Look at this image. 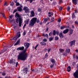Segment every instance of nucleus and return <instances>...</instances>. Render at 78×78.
Masks as SVG:
<instances>
[{
  "instance_id": "1",
  "label": "nucleus",
  "mask_w": 78,
  "mask_h": 78,
  "mask_svg": "<svg viewBox=\"0 0 78 78\" xmlns=\"http://www.w3.org/2000/svg\"><path fill=\"white\" fill-rule=\"evenodd\" d=\"M27 49H26V48L23 51V52H21L19 54L18 56V59L25 61L27 59V54L25 53Z\"/></svg>"
},
{
  "instance_id": "2",
  "label": "nucleus",
  "mask_w": 78,
  "mask_h": 78,
  "mask_svg": "<svg viewBox=\"0 0 78 78\" xmlns=\"http://www.w3.org/2000/svg\"><path fill=\"white\" fill-rule=\"evenodd\" d=\"M15 16L16 17H18V18L19 20V27H21L22 23V20H23V19L22 17V16L18 14L17 13H16Z\"/></svg>"
},
{
  "instance_id": "3",
  "label": "nucleus",
  "mask_w": 78,
  "mask_h": 78,
  "mask_svg": "<svg viewBox=\"0 0 78 78\" xmlns=\"http://www.w3.org/2000/svg\"><path fill=\"white\" fill-rule=\"evenodd\" d=\"M37 19L36 18H34L32 19L29 23L30 27H33L34 23H36Z\"/></svg>"
},
{
  "instance_id": "4",
  "label": "nucleus",
  "mask_w": 78,
  "mask_h": 78,
  "mask_svg": "<svg viewBox=\"0 0 78 78\" xmlns=\"http://www.w3.org/2000/svg\"><path fill=\"white\" fill-rule=\"evenodd\" d=\"M20 36V33L18 32L17 33V34H16V36L15 37H14L13 39H11V40L13 42L14 41L13 40H14V42H16V41H17V39L18 38V37H19Z\"/></svg>"
},
{
  "instance_id": "5",
  "label": "nucleus",
  "mask_w": 78,
  "mask_h": 78,
  "mask_svg": "<svg viewBox=\"0 0 78 78\" xmlns=\"http://www.w3.org/2000/svg\"><path fill=\"white\" fill-rule=\"evenodd\" d=\"M51 62L52 63L51 65L50 66V67L52 68L53 67H54V65L55 64V59L52 58L51 60Z\"/></svg>"
},
{
  "instance_id": "6",
  "label": "nucleus",
  "mask_w": 78,
  "mask_h": 78,
  "mask_svg": "<svg viewBox=\"0 0 78 78\" xmlns=\"http://www.w3.org/2000/svg\"><path fill=\"white\" fill-rule=\"evenodd\" d=\"M70 49H66V52L63 53V55L64 56H67V54H68L70 52Z\"/></svg>"
},
{
  "instance_id": "7",
  "label": "nucleus",
  "mask_w": 78,
  "mask_h": 78,
  "mask_svg": "<svg viewBox=\"0 0 78 78\" xmlns=\"http://www.w3.org/2000/svg\"><path fill=\"white\" fill-rule=\"evenodd\" d=\"M76 41H75V40H74L69 42V43L70 47H72L73 44H74L75 43Z\"/></svg>"
},
{
  "instance_id": "8",
  "label": "nucleus",
  "mask_w": 78,
  "mask_h": 78,
  "mask_svg": "<svg viewBox=\"0 0 78 78\" xmlns=\"http://www.w3.org/2000/svg\"><path fill=\"white\" fill-rule=\"evenodd\" d=\"M23 11H25L26 12H28V11H29L28 8V7H25L23 8Z\"/></svg>"
},
{
  "instance_id": "9",
  "label": "nucleus",
  "mask_w": 78,
  "mask_h": 78,
  "mask_svg": "<svg viewBox=\"0 0 78 78\" xmlns=\"http://www.w3.org/2000/svg\"><path fill=\"white\" fill-rule=\"evenodd\" d=\"M9 63L11 64H15L16 63V62H15V60L13 59L10 60Z\"/></svg>"
},
{
  "instance_id": "10",
  "label": "nucleus",
  "mask_w": 78,
  "mask_h": 78,
  "mask_svg": "<svg viewBox=\"0 0 78 78\" xmlns=\"http://www.w3.org/2000/svg\"><path fill=\"white\" fill-rule=\"evenodd\" d=\"M29 45H30V44H29V43H27L26 44H24L25 47H26V50H27V48L29 47Z\"/></svg>"
},
{
  "instance_id": "11",
  "label": "nucleus",
  "mask_w": 78,
  "mask_h": 78,
  "mask_svg": "<svg viewBox=\"0 0 78 78\" xmlns=\"http://www.w3.org/2000/svg\"><path fill=\"white\" fill-rule=\"evenodd\" d=\"M23 49H24V47H22L18 48L16 49V50H23Z\"/></svg>"
},
{
  "instance_id": "12",
  "label": "nucleus",
  "mask_w": 78,
  "mask_h": 78,
  "mask_svg": "<svg viewBox=\"0 0 78 78\" xmlns=\"http://www.w3.org/2000/svg\"><path fill=\"white\" fill-rule=\"evenodd\" d=\"M69 31V30L68 29H66L63 31V33H64V34H66V33H67Z\"/></svg>"
},
{
  "instance_id": "13",
  "label": "nucleus",
  "mask_w": 78,
  "mask_h": 78,
  "mask_svg": "<svg viewBox=\"0 0 78 78\" xmlns=\"http://www.w3.org/2000/svg\"><path fill=\"white\" fill-rule=\"evenodd\" d=\"M67 70L68 72H70L71 70V67L70 66H68L67 67Z\"/></svg>"
},
{
  "instance_id": "14",
  "label": "nucleus",
  "mask_w": 78,
  "mask_h": 78,
  "mask_svg": "<svg viewBox=\"0 0 78 78\" xmlns=\"http://www.w3.org/2000/svg\"><path fill=\"white\" fill-rule=\"evenodd\" d=\"M20 39H19L14 44V45H18V44H19L20 42Z\"/></svg>"
},
{
  "instance_id": "15",
  "label": "nucleus",
  "mask_w": 78,
  "mask_h": 78,
  "mask_svg": "<svg viewBox=\"0 0 78 78\" xmlns=\"http://www.w3.org/2000/svg\"><path fill=\"white\" fill-rule=\"evenodd\" d=\"M73 74H74L75 75H76L78 77V69H77L75 72L73 73Z\"/></svg>"
},
{
  "instance_id": "16",
  "label": "nucleus",
  "mask_w": 78,
  "mask_h": 78,
  "mask_svg": "<svg viewBox=\"0 0 78 78\" xmlns=\"http://www.w3.org/2000/svg\"><path fill=\"white\" fill-rule=\"evenodd\" d=\"M59 36L61 38H63L64 37V36L62 35V33H60L59 34Z\"/></svg>"
},
{
  "instance_id": "17",
  "label": "nucleus",
  "mask_w": 78,
  "mask_h": 78,
  "mask_svg": "<svg viewBox=\"0 0 78 78\" xmlns=\"http://www.w3.org/2000/svg\"><path fill=\"white\" fill-rule=\"evenodd\" d=\"M17 9H18V11H22V8H21L20 7H18L17 8Z\"/></svg>"
},
{
  "instance_id": "18",
  "label": "nucleus",
  "mask_w": 78,
  "mask_h": 78,
  "mask_svg": "<svg viewBox=\"0 0 78 78\" xmlns=\"http://www.w3.org/2000/svg\"><path fill=\"white\" fill-rule=\"evenodd\" d=\"M43 36H44V37H46L47 38H48V34H43L42 35Z\"/></svg>"
},
{
  "instance_id": "19",
  "label": "nucleus",
  "mask_w": 78,
  "mask_h": 78,
  "mask_svg": "<svg viewBox=\"0 0 78 78\" xmlns=\"http://www.w3.org/2000/svg\"><path fill=\"white\" fill-rule=\"evenodd\" d=\"M29 21H30V19H27L25 21L26 24H28Z\"/></svg>"
},
{
  "instance_id": "20",
  "label": "nucleus",
  "mask_w": 78,
  "mask_h": 78,
  "mask_svg": "<svg viewBox=\"0 0 78 78\" xmlns=\"http://www.w3.org/2000/svg\"><path fill=\"white\" fill-rule=\"evenodd\" d=\"M31 15H32V17H34V12L33 11H31Z\"/></svg>"
},
{
  "instance_id": "21",
  "label": "nucleus",
  "mask_w": 78,
  "mask_h": 78,
  "mask_svg": "<svg viewBox=\"0 0 78 78\" xmlns=\"http://www.w3.org/2000/svg\"><path fill=\"white\" fill-rule=\"evenodd\" d=\"M72 1L75 5H76L77 4V0H72Z\"/></svg>"
},
{
  "instance_id": "22",
  "label": "nucleus",
  "mask_w": 78,
  "mask_h": 78,
  "mask_svg": "<svg viewBox=\"0 0 78 78\" xmlns=\"http://www.w3.org/2000/svg\"><path fill=\"white\" fill-rule=\"evenodd\" d=\"M40 44H41V45H46V44L43 42H41Z\"/></svg>"
},
{
  "instance_id": "23",
  "label": "nucleus",
  "mask_w": 78,
  "mask_h": 78,
  "mask_svg": "<svg viewBox=\"0 0 78 78\" xmlns=\"http://www.w3.org/2000/svg\"><path fill=\"white\" fill-rule=\"evenodd\" d=\"M48 20L47 18H46V19H44V22H43L44 23H46V22Z\"/></svg>"
},
{
  "instance_id": "24",
  "label": "nucleus",
  "mask_w": 78,
  "mask_h": 78,
  "mask_svg": "<svg viewBox=\"0 0 78 78\" xmlns=\"http://www.w3.org/2000/svg\"><path fill=\"white\" fill-rule=\"evenodd\" d=\"M24 71H25V72H27L28 71V69L27 68H24L23 69Z\"/></svg>"
},
{
  "instance_id": "25",
  "label": "nucleus",
  "mask_w": 78,
  "mask_h": 78,
  "mask_svg": "<svg viewBox=\"0 0 78 78\" xmlns=\"http://www.w3.org/2000/svg\"><path fill=\"white\" fill-rule=\"evenodd\" d=\"M69 31L70 34H72L73 33V30L71 29Z\"/></svg>"
},
{
  "instance_id": "26",
  "label": "nucleus",
  "mask_w": 78,
  "mask_h": 78,
  "mask_svg": "<svg viewBox=\"0 0 78 78\" xmlns=\"http://www.w3.org/2000/svg\"><path fill=\"white\" fill-rule=\"evenodd\" d=\"M60 51L61 52H62L64 51V49H60Z\"/></svg>"
},
{
  "instance_id": "27",
  "label": "nucleus",
  "mask_w": 78,
  "mask_h": 78,
  "mask_svg": "<svg viewBox=\"0 0 78 78\" xmlns=\"http://www.w3.org/2000/svg\"><path fill=\"white\" fill-rule=\"evenodd\" d=\"M53 39V37H51L49 38V41H51Z\"/></svg>"
},
{
  "instance_id": "28",
  "label": "nucleus",
  "mask_w": 78,
  "mask_h": 78,
  "mask_svg": "<svg viewBox=\"0 0 78 78\" xmlns=\"http://www.w3.org/2000/svg\"><path fill=\"white\" fill-rule=\"evenodd\" d=\"M75 17V15H74V13H73V14L72 15V19H74V18Z\"/></svg>"
},
{
  "instance_id": "29",
  "label": "nucleus",
  "mask_w": 78,
  "mask_h": 78,
  "mask_svg": "<svg viewBox=\"0 0 78 78\" xmlns=\"http://www.w3.org/2000/svg\"><path fill=\"white\" fill-rule=\"evenodd\" d=\"M53 35H56V32L55 31V30H53Z\"/></svg>"
},
{
  "instance_id": "30",
  "label": "nucleus",
  "mask_w": 78,
  "mask_h": 78,
  "mask_svg": "<svg viewBox=\"0 0 78 78\" xmlns=\"http://www.w3.org/2000/svg\"><path fill=\"white\" fill-rule=\"evenodd\" d=\"M73 76L74 77H75V78H78V76L76 75H75V74H73Z\"/></svg>"
},
{
  "instance_id": "31",
  "label": "nucleus",
  "mask_w": 78,
  "mask_h": 78,
  "mask_svg": "<svg viewBox=\"0 0 78 78\" xmlns=\"http://www.w3.org/2000/svg\"><path fill=\"white\" fill-rule=\"evenodd\" d=\"M40 70H41V68L38 69L37 71V72L39 73V72H40Z\"/></svg>"
},
{
  "instance_id": "32",
  "label": "nucleus",
  "mask_w": 78,
  "mask_h": 78,
  "mask_svg": "<svg viewBox=\"0 0 78 78\" xmlns=\"http://www.w3.org/2000/svg\"><path fill=\"white\" fill-rule=\"evenodd\" d=\"M59 39V38H58V37L57 36H56L55 37V40H58V39Z\"/></svg>"
},
{
  "instance_id": "33",
  "label": "nucleus",
  "mask_w": 78,
  "mask_h": 78,
  "mask_svg": "<svg viewBox=\"0 0 78 78\" xmlns=\"http://www.w3.org/2000/svg\"><path fill=\"white\" fill-rule=\"evenodd\" d=\"M70 6H68L67 8V10L68 11H69L70 10Z\"/></svg>"
},
{
  "instance_id": "34",
  "label": "nucleus",
  "mask_w": 78,
  "mask_h": 78,
  "mask_svg": "<svg viewBox=\"0 0 78 78\" xmlns=\"http://www.w3.org/2000/svg\"><path fill=\"white\" fill-rule=\"evenodd\" d=\"M13 26V27H17V24L16 23H14Z\"/></svg>"
},
{
  "instance_id": "35",
  "label": "nucleus",
  "mask_w": 78,
  "mask_h": 78,
  "mask_svg": "<svg viewBox=\"0 0 78 78\" xmlns=\"http://www.w3.org/2000/svg\"><path fill=\"white\" fill-rule=\"evenodd\" d=\"M59 10H60V11H61L62 9V7H59Z\"/></svg>"
},
{
  "instance_id": "36",
  "label": "nucleus",
  "mask_w": 78,
  "mask_h": 78,
  "mask_svg": "<svg viewBox=\"0 0 78 78\" xmlns=\"http://www.w3.org/2000/svg\"><path fill=\"white\" fill-rule=\"evenodd\" d=\"M64 26H61L60 27V29L61 30H63V29H64Z\"/></svg>"
},
{
  "instance_id": "37",
  "label": "nucleus",
  "mask_w": 78,
  "mask_h": 78,
  "mask_svg": "<svg viewBox=\"0 0 78 78\" xmlns=\"http://www.w3.org/2000/svg\"><path fill=\"white\" fill-rule=\"evenodd\" d=\"M1 14L2 16L3 17H4V18H5V19H6V17H5V14H4L2 13H1Z\"/></svg>"
},
{
  "instance_id": "38",
  "label": "nucleus",
  "mask_w": 78,
  "mask_h": 78,
  "mask_svg": "<svg viewBox=\"0 0 78 78\" xmlns=\"http://www.w3.org/2000/svg\"><path fill=\"white\" fill-rule=\"evenodd\" d=\"M48 54L46 53L45 55V58H47L48 57Z\"/></svg>"
},
{
  "instance_id": "39",
  "label": "nucleus",
  "mask_w": 78,
  "mask_h": 78,
  "mask_svg": "<svg viewBox=\"0 0 78 78\" xmlns=\"http://www.w3.org/2000/svg\"><path fill=\"white\" fill-rule=\"evenodd\" d=\"M51 22H53V21L54 19H55V18H54V17H52L51 18Z\"/></svg>"
},
{
  "instance_id": "40",
  "label": "nucleus",
  "mask_w": 78,
  "mask_h": 78,
  "mask_svg": "<svg viewBox=\"0 0 78 78\" xmlns=\"http://www.w3.org/2000/svg\"><path fill=\"white\" fill-rule=\"evenodd\" d=\"M16 23H19V20H18V18H17L16 20Z\"/></svg>"
},
{
  "instance_id": "41",
  "label": "nucleus",
  "mask_w": 78,
  "mask_h": 78,
  "mask_svg": "<svg viewBox=\"0 0 78 78\" xmlns=\"http://www.w3.org/2000/svg\"><path fill=\"white\" fill-rule=\"evenodd\" d=\"M5 51H6V50H2L1 51V53H3V52H5Z\"/></svg>"
},
{
  "instance_id": "42",
  "label": "nucleus",
  "mask_w": 78,
  "mask_h": 78,
  "mask_svg": "<svg viewBox=\"0 0 78 78\" xmlns=\"http://www.w3.org/2000/svg\"><path fill=\"white\" fill-rule=\"evenodd\" d=\"M48 16L49 17H50V16H51V14H51V12H49L48 13Z\"/></svg>"
},
{
  "instance_id": "43",
  "label": "nucleus",
  "mask_w": 78,
  "mask_h": 78,
  "mask_svg": "<svg viewBox=\"0 0 78 78\" xmlns=\"http://www.w3.org/2000/svg\"><path fill=\"white\" fill-rule=\"evenodd\" d=\"M27 1H28V0H29V2H30V3H31V2H33V0H27Z\"/></svg>"
},
{
  "instance_id": "44",
  "label": "nucleus",
  "mask_w": 78,
  "mask_h": 78,
  "mask_svg": "<svg viewBox=\"0 0 78 78\" xmlns=\"http://www.w3.org/2000/svg\"><path fill=\"white\" fill-rule=\"evenodd\" d=\"M61 19H59L58 20V22H61Z\"/></svg>"
},
{
  "instance_id": "45",
  "label": "nucleus",
  "mask_w": 78,
  "mask_h": 78,
  "mask_svg": "<svg viewBox=\"0 0 78 78\" xmlns=\"http://www.w3.org/2000/svg\"><path fill=\"white\" fill-rule=\"evenodd\" d=\"M20 4H19V3H18V2H17L16 3V6H19V5Z\"/></svg>"
},
{
  "instance_id": "46",
  "label": "nucleus",
  "mask_w": 78,
  "mask_h": 78,
  "mask_svg": "<svg viewBox=\"0 0 78 78\" xmlns=\"http://www.w3.org/2000/svg\"><path fill=\"white\" fill-rule=\"evenodd\" d=\"M14 2H12V3L11 4V5L12 6H13V5H14Z\"/></svg>"
},
{
  "instance_id": "47",
  "label": "nucleus",
  "mask_w": 78,
  "mask_h": 78,
  "mask_svg": "<svg viewBox=\"0 0 78 78\" xmlns=\"http://www.w3.org/2000/svg\"><path fill=\"white\" fill-rule=\"evenodd\" d=\"M48 28L47 27L46 28V30H45V32H47L48 31Z\"/></svg>"
},
{
  "instance_id": "48",
  "label": "nucleus",
  "mask_w": 78,
  "mask_h": 78,
  "mask_svg": "<svg viewBox=\"0 0 78 78\" xmlns=\"http://www.w3.org/2000/svg\"><path fill=\"white\" fill-rule=\"evenodd\" d=\"M75 23L78 25V22L77 21H75Z\"/></svg>"
},
{
  "instance_id": "49",
  "label": "nucleus",
  "mask_w": 78,
  "mask_h": 78,
  "mask_svg": "<svg viewBox=\"0 0 78 78\" xmlns=\"http://www.w3.org/2000/svg\"><path fill=\"white\" fill-rule=\"evenodd\" d=\"M2 75H3V76H5V73H2Z\"/></svg>"
},
{
  "instance_id": "50",
  "label": "nucleus",
  "mask_w": 78,
  "mask_h": 78,
  "mask_svg": "<svg viewBox=\"0 0 78 78\" xmlns=\"http://www.w3.org/2000/svg\"><path fill=\"white\" fill-rule=\"evenodd\" d=\"M38 45L37 44L35 48V49L36 50V48H37V47H38Z\"/></svg>"
},
{
  "instance_id": "51",
  "label": "nucleus",
  "mask_w": 78,
  "mask_h": 78,
  "mask_svg": "<svg viewBox=\"0 0 78 78\" xmlns=\"http://www.w3.org/2000/svg\"><path fill=\"white\" fill-rule=\"evenodd\" d=\"M17 11V9L14 10L13 11V13H14V12H16V11Z\"/></svg>"
},
{
  "instance_id": "52",
  "label": "nucleus",
  "mask_w": 78,
  "mask_h": 78,
  "mask_svg": "<svg viewBox=\"0 0 78 78\" xmlns=\"http://www.w3.org/2000/svg\"><path fill=\"white\" fill-rule=\"evenodd\" d=\"M41 11V9H38V12H40V11Z\"/></svg>"
},
{
  "instance_id": "53",
  "label": "nucleus",
  "mask_w": 78,
  "mask_h": 78,
  "mask_svg": "<svg viewBox=\"0 0 78 78\" xmlns=\"http://www.w3.org/2000/svg\"><path fill=\"white\" fill-rule=\"evenodd\" d=\"M43 41H44V42H47V39H44L43 40Z\"/></svg>"
},
{
  "instance_id": "54",
  "label": "nucleus",
  "mask_w": 78,
  "mask_h": 78,
  "mask_svg": "<svg viewBox=\"0 0 78 78\" xmlns=\"http://www.w3.org/2000/svg\"><path fill=\"white\" fill-rule=\"evenodd\" d=\"M16 27H17V26H13V28L14 30H15L16 29Z\"/></svg>"
},
{
  "instance_id": "55",
  "label": "nucleus",
  "mask_w": 78,
  "mask_h": 78,
  "mask_svg": "<svg viewBox=\"0 0 78 78\" xmlns=\"http://www.w3.org/2000/svg\"><path fill=\"white\" fill-rule=\"evenodd\" d=\"M51 32H50L49 33V36H51Z\"/></svg>"
},
{
  "instance_id": "56",
  "label": "nucleus",
  "mask_w": 78,
  "mask_h": 78,
  "mask_svg": "<svg viewBox=\"0 0 78 78\" xmlns=\"http://www.w3.org/2000/svg\"><path fill=\"white\" fill-rule=\"evenodd\" d=\"M17 65H18V62H17L16 63V67H17Z\"/></svg>"
},
{
  "instance_id": "57",
  "label": "nucleus",
  "mask_w": 78,
  "mask_h": 78,
  "mask_svg": "<svg viewBox=\"0 0 78 78\" xmlns=\"http://www.w3.org/2000/svg\"><path fill=\"white\" fill-rule=\"evenodd\" d=\"M51 50V49H48V52H50V51Z\"/></svg>"
},
{
  "instance_id": "58",
  "label": "nucleus",
  "mask_w": 78,
  "mask_h": 78,
  "mask_svg": "<svg viewBox=\"0 0 78 78\" xmlns=\"http://www.w3.org/2000/svg\"><path fill=\"white\" fill-rule=\"evenodd\" d=\"M9 21L10 22H12V20H11L10 19H9Z\"/></svg>"
},
{
  "instance_id": "59",
  "label": "nucleus",
  "mask_w": 78,
  "mask_h": 78,
  "mask_svg": "<svg viewBox=\"0 0 78 78\" xmlns=\"http://www.w3.org/2000/svg\"><path fill=\"white\" fill-rule=\"evenodd\" d=\"M5 78H11L10 77H8V76H5Z\"/></svg>"
},
{
  "instance_id": "60",
  "label": "nucleus",
  "mask_w": 78,
  "mask_h": 78,
  "mask_svg": "<svg viewBox=\"0 0 78 78\" xmlns=\"http://www.w3.org/2000/svg\"><path fill=\"white\" fill-rule=\"evenodd\" d=\"M73 66H75V62H73Z\"/></svg>"
},
{
  "instance_id": "61",
  "label": "nucleus",
  "mask_w": 78,
  "mask_h": 78,
  "mask_svg": "<svg viewBox=\"0 0 78 78\" xmlns=\"http://www.w3.org/2000/svg\"><path fill=\"white\" fill-rule=\"evenodd\" d=\"M26 34V32H24L23 33V35H25Z\"/></svg>"
},
{
  "instance_id": "62",
  "label": "nucleus",
  "mask_w": 78,
  "mask_h": 78,
  "mask_svg": "<svg viewBox=\"0 0 78 78\" xmlns=\"http://www.w3.org/2000/svg\"><path fill=\"white\" fill-rule=\"evenodd\" d=\"M6 5V2H5V3L4 4V6H5V5Z\"/></svg>"
},
{
  "instance_id": "63",
  "label": "nucleus",
  "mask_w": 78,
  "mask_h": 78,
  "mask_svg": "<svg viewBox=\"0 0 78 78\" xmlns=\"http://www.w3.org/2000/svg\"><path fill=\"white\" fill-rule=\"evenodd\" d=\"M47 50V49H46V48L44 50V51H45V52Z\"/></svg>"
},
{
  "instance_id": "64",
  "label": "nucleus",
  "mask_w": 78,
  "mask_h": 78,
  "mask_svg": "<svg viewBox=\"0 0 78 78\" xmlns=\"http://www.w3.org/2000/svg\"><path fill=\"white\" fill-rule=\"evenodd\" d=\"M76 51L77 53H78V50H76Z\"/></svg>"
}]
</instances>
